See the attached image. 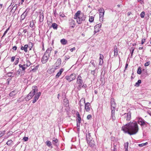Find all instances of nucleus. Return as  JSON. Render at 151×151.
<instances>
[{
    "label": "nucleus",
    "instance_id": "nucleus-1",
    "mask_svg": "<svg viewBox=\"0 0 151 151\" xmlns=\"http://www.w3.org/2000/svg\"><path fill=\"white\" fill-rule=\"evenodd\" d=\"M122 130L125 133L130 135L135 134L138 131L139 129L138 124L136 121L130 122L123 126Z\"/></svg>",
    "mask_w": 151,
    "mask_h": 151
},
{
    "label": "nucleus",
    "instance_id": "nucleus-2",
    "mask_svg": "<svg viewBox=\"0 0 151 151\" xmlns=\"http://www.w3.org/2000/svg\"><path fill=\"white\" fill-rule=\"evenodd\" d=\"M86 18V16L83 14L81 13V11H78L75 14L74 18L76 19L77 23L78 24H81L83 21H84Z\"/></svg>",
    "mask_w": 151,
    "mask_h": 151
},
{
    "label": "nucleus",
    "instance_id": "nucleus-3",
    "mask_svg": "<svg viewBox=\"0 0 151 151\" xmlns=\"http://www.w3.org/2000/svg\"><path fill=\"white\" fill-rule=\"evenodd\" d=\"M32 90L27 96L25 98V100L27 101H29L34 96L36 92L38 91V89L36 86H34L32 87Z\"/></svg>",
    "mask_w": 151,
    "mask_h": 151
},
{
    "label": "nucleus",
    "instance_id": "nucleus-4",
    "mask_svg": "<svg viewBox=\"0 0 151 151\" xmlns=\"http://www.w3.org/2000/svg\"><path fill=\"white\" fill-rule=\"evenodd\" d=\"M83 80L80 75H79L76 78V84L74 85V86L78 90H81V85L83 84Z\"/></svg>",
    "mask_w": 151,
    "mask_h": 151
},
{
    "label": "nucleus",
    "instance_id": "nucleus-5",
    "mask_svg": "<svg viewBox=\"0 0 151 151\" xmlns=\"http://www.w3.org/2000/svg\"><path fill=\"white\" fill-rule=\"evenodd\" d=\"M138 123L141 127H150V124L141 118H139L137 121Z\"/></svg>",
    "mask_w": 151,
    "mask_h": 151
},
{
    "label": "nucleus",
    "instance_id": "nucleus-6",
    "mask_svg": "<svg viewBox=\"0 0 151 151\" xmlns=\"http://www.w3.org/2000/svg\"><path fill=\"white\" fill-rule=\"evenodd\" d=\"M121 116L122 118L126 119L127 121H129L131 119V113L129 112L127 113H126L122 115Z\"/></svg>",
    "mask_w": 151,
    "mask_h": 151
},
{
    "label": "nucleus",
    "instance_id": "nucleus-7",
    "mask_svg": "<svg viewBox=\"0 0 151 151\" xmlns=\"http://www.w3.org/2000/svg\"><path fill=\"white\" fill-rule=\"evenodd\" d=\"M76 78V74L74 73L71 74L70 76H66L65 79L69 82H71L75 80Z\"/></svg>",
    "mask_w": 151,
    "mask_h": 151
},
{
    "label": "nucleus",
    "instance_id": "nucleus-8",
    "mask_svg": "<svg viewBox=\"0 0 151 151\" xmlns=\"http://www.w3.org/2000/svg\"><path fill=\"white\" fill-rule=\"evenodd\" d=\"M20 63H21L26 68L31 65V63L29 60H26L25 61L22 60L20 62Z\"/></svg>",
    "mask_w": 151,
    "mask_h": 151
},
{
    "label": "nucleus",
    "instance_id": "nucleus-9",
    "mask_svg": "<svg viewBox=\"0 0 151 151\" xmlns=\"http://www.w3.org/2000/svg\"><path fill=\"white\" fill-rule=\"evenodd\" d=\"M29 10V9H26L25 11L22 14L21 16V20H23L25 18L27 15Z\"/></svg>",
    "mask_w": 151,
    "mask_h": 151
},
{
    "label": "nucleus",
    "instance_id": "nucleus-10",
    "mask_svg": "<svg viewBox=\"0 0 151 151\" xmlns=\"http://www.w3.org/2000/svg\"><path fill=\"white\" fill-rule=\"evenodd\" d=\"M41 95V93L40 92H38L36 93L34 96V99L32 101V103H35L39 99L40 96Z\"/></svg>",
    "mask_w": 151,
    "mask_h": 151
},
{
    "label": "nucleus",
    "instance_id": "nucleus-11",
    "mask_svg": "<svg viewBox=\"0 0 151 151\" xmlns=\"http://www.w3.org/2000/svg\"><path fill=\"white\" fill-rule=\"evenodd\" d=\"M101 25V24L99 23L97 24L94 27V32L95 34L99 32L100 31Z\"/></svg>",
    "mask_w": 151,
    "mask_h": 151
},
{
    "label": "nucleus",
    "instance_id": "nucleus-12",
    "mask_svg": "<svg viewBox=\"0 0 151 151\" xmlns=\"http://www.w3.org/2000/svg\"><path fill=\"white\" fill-rule=\"evenodd\" d=\"M50 56L44 54L42 59V61L43 63H46L47 61Z\"/></svg>",
    "mask_w": 151,
    "mask_h": 151
},
{
    "label": "nucleus",
    "instance_id": "nucleus-13",
    "mask_svg": "<svg viewBox=\"0 0 151 151\" xmlns=\"http://www.w3.org/2000/svg\"><path fill=\"white\" fill-rule=\"evenodd\" d=\"M111 111L112 110H115V107H116V103L114 99V98H111Z\"/></svg>",
    "mask_w": 151,
    "mask_h": 151
},
{
    "label": "nucleus",
    "instance_id": "nucleus-14",
    "mask_svg": "<svg viewBox=\"0 0 151 151\" xmlns=\"http://www.w3.org/2000/svg\"><path fill=\"white\" fill-rule=\"evenodd\" d=\"M19 69H21L22 71L21 72V76L23 75L25 73V70L26 68L21 63L19 64Z\"/></svg>",
    "mask_w": 151,
    "mask_h": 151
},
{
    "label": "nucleus",
    "instance_id": "nucleus-15",
    "mask_svg": "<svg viewBox=\"0 0 151 151\" xmlns=\"http://www.w3.org/2000/svg\"><path fill=\"white\" fill-rule=\"evenodd\" d=\"M69 23L71 27L72 28L74 27L75 26V22L74 20L72 19H69Z\"/></svg>",
    "mask_w": 151,
    "mask_h": 151
},
{
    "label": "nucleus",
    "instance_id": "nucleus-16",
    "mask_svg": "<svg viewBox=\"0 0 151 151\" xmlns=\"http://www.w3.org/2000/svg\"><path fill=\"white\" fill-rule=\"evenodd\" d=\"M86 139L88 144L91 147H93L94 146L93 141L91 140L90 138H88L86 136Z\"/></svg>",
    "mask_w": 151,
    "mask_h": 151
},
{
    "label": "nucleus",
    "instance_id": "nucleus-17",
    "mask_svg": "<svg viewBox=\"0 0 151 151\" xmlns=\"http://www.w3.org/2000/svg\"><path fill=\"white\" fill-rule=\"evenodd\" d=\"M61 60L60 58H58L55 64V69H57L59 68V66L61 64Z\"/></svg>",
    "mask_w": 151,
    "mask_h": 151
},
{
    "label": "nucleus",
    "instance_id": "nucleus-18",
    "mask_svg": "<svg viewBox=\"0 0 151 151\" xmlns=\"http://www.w3.org/2000/svg\"><path fill=\"white\" fill-rule=\"evenodd\" d=\"M85 99L84 98H82L80 101V102L79 104V105L80 106V109L81 110V106L83 105V104H85Z\"/></svg>",
    "mask_w": 151,
    "mask_h": 151
},
{
    "label": "nucleus",
    "instance_id": "nucleus-19",
    "mask_svg": "<svg viewBox=\"0 0 151 151\" xmlns=\"http://www.w3.org/2000/svg\"><path fill=\"white\" fill-rule=\"evenodd\" d=\"M90 104L88 102H87L85 104V109L87 112L89 111L90 110Z\"/></svg>",
    "mask_w": 151,
    "mask_h": 151
},
{
    "label": "nucleus",
    "instance_id": "nucleus-20",
    "mask_svg": "<svg viewBox=\"0 0 151 151\" xmlns=\"http://www.w3.org/2000/svg\"><path fill=\"white\" fill-rule=\"evenodd\" d=\"M58 140L56 138L54 137L52 139V143L53 145L56 146H58Z\"/></svg>",
    "mask_w": 151,
    "mask_h": 151
},
{
    "label": "nucleus",
    "instance_id": "nucleus-21",
    "mask_svg": "<svg viewBox=\"0 0 151 151\" xmlns=\"http://www.w3.org/2000/svg\"><path fill=\"white\" fill-rule=\"evenodd\" d=\"M114 56L115 57H116L118 55V50L117 48V47L116 45H115L114 47Z\"/></svg>",
    "mask_w": 151,
    "mask_h": 151
},
{
    "label": "nucleus",
    "instance_id": "nucleus-22",
    "mask_svg": "<svg viewBox=\"0 0 151 151\" xmlns=\"http://www.w3.org/2000/svg\"><path fill=\"white\" fill-rule=\"evenodd\" d=\"M64 71V69L63 68H61L59 71L58 73L56 75L55 77L56 78H58L61 75L62 73H63V72Z\"/></svg>",
    "mask_w": 151,
    "mask_h": 151
},
{
    "label": "nucleus",
    "instance_id": "nucleus-23",
    "mask_svg": "<svg viewBox=\"0 0 151 151\" xmlns=\"http://www.w3.org/2000/svg\"><path fill=\"white\" fill-rule=\"evenodd\" d=\"M52 48L51 47L48 48L46 50L45 54L50 56V53L51 52V50H52Z\"/></svg>",
    "mask_w": 151,
    "mask_h": 151
},
{
    "label": "nucleus",
    "instance_id": "nucleus-24",
    "mask_svg": "<svg viewBox=\"0 0 151 151\" xmlns=\"http://www.w3.org/2000/svg\"><path fill=\"white\" fill-rule=\"evenodd\" d=\"M115 115V110H112L111 111V119L113 121L115 120L116 118L114 116Z\"/></svg>",
    "mask_w": 151,
    "mask_h": 151
},
{
    "label": "nucleus",
    "instance_id": "nucleus-25",
    "mask_svg": "<svg viewBox=\"0 0 151 151\" xmlns=\"http://www.w3.org/2000/svg\"><path fill=\"white\" fill-rule=\"evenodd\" d=\"M43 18L44 15L43 13L40 12L39 15V21L41 22H42L43 20Z\"/></svg>",
    "mask_w": 151,
    "mask_h": 151
},
{
    "label": "nucleus",
    "instance_id": "nucleus-26",
    "mask_svg": "<svg viewBox=\"0 0 151 151\" xmlns=\"http://www.w3.org/2000/svg\"><path fill=\"white\" fill-rule=\"evenodd\" d=\"M28 45H25L24 46H22L21 47V49L22 50H24L25 52H27V48Z\"/></svg>",
    "mask_w": 151,
    "mask_h": 151
},
{
    "label": "nucleus",
    "instance_id": "nucleus-27",
    "mask_svg": "<svg viewBox=\"0 0 151 151\" xmlns=\"http://www.w3.org/2000/svg\"><path fill=\"white\" fill-rule=\"evenodd\" d=\"M18 92V91L17 90H14L11 92L9 94V96L11 97L15 95Z\"/></svg>",
    "mask_w": 151,
    "mask_h": 151
},
{
    "label": "nucleus",
    "instance_id": "nucleus-28",
    "mask_svg": "<svg viewBox=\"0 0 151 151\" xmlns=\"http://www.w3.org/2000/svg\"><path fill=\"white\" fill-rule=\"evenodd\" d=\"M60 42L63 45H66V44L68 42L67 41L64 39H63L61 40Z\"/></svg>",
    "mask_w": 151,
    "mask_h": 151
},
{
    "label": "nucleus",
    "instance_id": "nucleus-29",
    "mask_svg": "<svg viewBox=\"0 0 151 151\" xmlns=\"http://www.w3.org/2000/svg\"><path fill=\"white\" fill-rule=\"evenodd\" d=\"M22 71L19 69L17 71L16 73H14V75H16L17 76H18L20 74L21 75V72Z\"/></svg>",
    "mask_w": 151,
    "mask_h": 151
},
{
    "label": "nucleus",
    "instance_id": "nucleus-30",
    "mask_svg": "<svg viewBox=\"0 0 151 151\" xmlns=\"http://www.w3.org/2000/svg\"><path fill=\"white\" fill-rule=\"evenodd\" d=\"M58 24L55 23H52V27H53L54 29H57L58 28Z\"/></svg>",
    "mask_w": 151,
    "mask_h": 151
},
{
    "label": "nucleus",
    "instance_id": "nucleus-31",
    "mask_svg": "<svg viewBox=\"0 0 151 151\" xmlns=\"http://www.w3.org/2000/svg\"><path fill=\"white\" fill-rule=\"evenodd\" d=\"M17 4H15L14 5V6H12V7L11 8L12 9L10 11V12H12L13 10H15L16 11L17 9Z\"/></svg>",
    "mask_w": 151,
    "mask_h": 151
},
{
    "label": "nucleus",
    "instance_id": "nucleus-32",
    "mask_svg": "<svg viewBox=\"0 0 151 151\" xmlns=\"http://www.w3.org/2000/svg\"><path fill=\"white\" fill-rule=\"evenodd\" d=\"M141 81L140 80H139L137 82H136L135 85V86H139V84L141 83Z\"/></svg>",
    "mask_w": 151,
    "mask_h": 151
},
{
    "label": "nucleus",
    "instance_id": "nucleus-33",
    "mask_svg": "<svg viewBox=\"0 0 151 151\" xmlns=\"http://www.w3.org/2000/svg\"><path fill=\"white\" fill-rule=\"evenodd\" d=\"M46 143L47 145V146L48 147H50L51 146V143L50 141L47 140L46 141Z\"/></svg>",
    "mask_w": 151,
    "mask_h": 151
},
{
    "label": "nucleus",
    "instance_id": "nucleus-34",
    "mask_svg": "<svg viewBox=\"0 0 151 151\" xmlns=\"http://www.w3.org/2000/svg\"><path fill=\"white\" fill-rule=\"evenodd\" d=\"M14 1H12L11 3V4L9 5V6L8 7V9H11L12 6H13V5H14Z\"/></svg>",
    "mask_w": 151,
    "mask_h": 151
},
{
    "label": "nucleus",
    "instance_id": "nucleus-35",
    "mask_svg": "<svg viewBox=\"0 0 151 151\" xmlns=\"http://www.w3.org/2000/svg\"><path fill=\"white\" fill-rule=\"evenodd\" d=\"M94 19V17H93V16H91V17H89V21L90 22H92L93 21Z\"/></svg>",
    "mask_w": 151,
    "mask_h": 151
},
{
    "label": "nucleus",
    "instance_id": "nucleus-36",
    "mask_svg": "<svg viewBox=\"0 0 151 151\" xmlns=\"http://www.w3.org/2000/svg\"><path fill=\"white\" fill-rule=\"evenodd\" d=\"M13 142L11 140H9L6 142V144L8 145H11L12 143Z\"/></svg>",
    "mask_w": 151,
    "mask_h": 151
},
{
    "label": "nucleus",
    "instance_id": "nucleus-37",
    "mask_svg": "<svg viewBox=\"0 0 151 151\" xmlns=\"http://www.w3.org/2000/svg\"><path fill=\"white\" fill-rule=\"evenodd\" d=\"M137 73L139 74H140L141 73V69L140 67H139L137 71Z\"/></svg>",
    "mask_w": 151,
    "mask_h": 151
},
{
    "label": "nucleus",
    "instance_id": "nucleus-38",
    "mask_svg": "<svg viewBox=\"0 0 151 151\" xmlns=\"http://www.w3.org/2000/svg\"><path fill=\"white\" fill-rule=\"evenodd\" d=\"M147 142H146L145 143H142L141 144H139L138 145V146L139 147H143L145 145H147Z\"/></svg>",
    "mask_w": 151,
    "mask_h": 151
},
{
    "label": "nucleus",
    "instance_id": "nucleus-39",
    "mask_svg": "<svg viewBox=\"0 0 151 151\" xmlns=\"http://www.w3.org/2000/svg\"><path fill=\"white\" fill-rule=\"evenodd\" d=\"M96 68H95V69H94V70H91V74L93 75V76H95V73L96 72Z\"/></svg>",
    "mask_w": 151,
    "mask_h": 151
},
{
    "label": "nucleus",
    "instance_id": "nucleus-40",
    "mask_svg": "<svg viewBox=\"0 0 151 151\" xmlns=\"http://www.w3.org/2000/svg\"><path fill=\"white\" fill-rule=\"evenodd\" d=\"M145 12H142L140 14V16L142 18H143L144 17Z\"/></svg>",
    "mask_w": 151,
    "mask_h": 151
},
{
    "label": "nucleus",
    "instance_id": "nucleus-41",
    "mask_svg": "<svg viewBox=\"0 0 151 151\" xmlns=\"http://www.w3.org/2000/svg\"><path fill=\"white\" fill-rule=\"evenodd\" d=\"M5 133V131H0V136L1 137L3 136Z\"/></svg>",
    "mask_w": 151,
    "mask_h": 151
},
{
    "label": "nucleus",
    "instance_id": "nucleus-42",
    "mask_svg": "<svg viewBox=\"0 0 151 151\" xmlns=\"http://www.w3.org/2000/svg\"><path fill=\"white\" fill-rule=\"evenodd\" d=\"M99 13H104V9L102 8H100L99 10Z\"/></svg>",
    "mask_w": 151,
    "mask_h": 151
},
{
    "label": "nucleus",
    "instance_id": "nucleus-43",
    "mask_svg": "<svg viewBox=\"0 0 151 151\" xmlns=\"http://www.w3.org/2000/svg\"><path fill=\"white\" fill-rule=\"evenodd\" d=\"M90 63H91L92 65H93V66L94 67H96V65L94 63V60H91L90 62Z\"/></svg>",
    "mask_w": 151,
    "mask_h": 151
},
{
    "label": "nucleus",
    "instance_id": "nucleus-44",
    "mask_svg": "<svg viewBox=\"0 0 151 151\" xmlns=\"http://www.w3.org/2000/svg\"><path fill=\"white\" fill-rule=\"evenodd\" d=\"M150 64V61H148V62H147L144 65L145 66H149Z\"/></svg>",
    "mask_w": 151,
    "mask_h": 151
},
{
    "label": "nucleus",
    "instance_id": "nucleus-45",
    "mask_svg": "<svg viewBox=\"0 0 151 151\" xmlns=\"http://www.w3.org/2000/svg\"><path fill=\"white\" fill-rule=\"evenodd\" d=\"M87 87V85L86 84H83L81 85V89L82 88H86Z\"/></svg>",
    "mask_w": 151,
    "mask_h": 151
},
{
    "label": "nucleus",
    "instance_id": "nucleus-46",
    "mask_svg": "<svg viewBox=\"0 0 151 151\" xmlns=\"http://www.w3.org/2000/svg\"><path fill=\"white\" fill-rule=\"evenodd\" d=\"M104 13H99L100 17H103L104 15Z\"/></svg>",
    "mask_w": 151,
    "mask_h": 151
},
{
    "label": "nucleus",
    "instance_id": "nucleus-47",
    "mask_svg": "<svg viewBox=\"0 0 151 151\" xmlns=\"http://www.w3.org/2000/svg\"><path fill=\"white\" fill-rule=\"evenodd\" d=\"M34 22L33 21L30 22V24L29 25V26L30 27H33L34 25Z\"/></svg>",
    "mask_w": 151,
    "mask_h": 151
},
{
    "label": "nucleus",
    "instance_id": "nucleus-48",
    "mask_svg": "<svg viewBox=\"0 0 151 151\" xmlns=\"http://www.w3.org/2000/svg\"><path fill=\"white\" fill-rule=\"evenodd\" d=\"M23 139L24 140V141H27L28 140V138L27 137H24L23 138Z\"/></svg>",
    "mask_w": 151,
    "mask_h": 151
},
{
    "label": "nucleus",
    "instance_id": "nucleus-49",
    "mask_svg": "<svg viewBox=\"0 0 151 151\" xmlns=\"http://www.w3.org/2000/svg\"><path fill=\"white\" fill-rule=\"evenodd\" d=\"M92 118V116L91 115H88L87 117V118L88 119H91Z\"/></svg>",
    "mask_w": 151,
    "mask_h": 151
},
{
    "label": "nucleus",
    "instance_id": "nucleus-50",
    "mask_svg": "<svg viewBox=\"0 0 151 151\" xmlns=\"http://www.w3.org/2000/svg\"><path fill=\"white\" fill-rule=\"evenodd\" d=\"M7 76H9V77H13L14 76V75L12 76V74H11V73H8L7 74Z\"/></svg>",
    "mask_w": 151,
    "mask_h": 151
},
{
    "label": "nucleus",
    "instance_id": "nucleus-51",
    "mask_svg": "<svg viewBox=\"0 0 151 151\" xmlns=\"http://www.w3.org/2000/svg\"><path fill=\"white\" fill-rule=\"evenodd\" d=\"M103 63V60H100L99 65H102Z\"/></svg>",
    "mask_w": 151,
    "mask_h": 151
},
{
    "label": "nucleus",
    "instance_id": "nucleus-52",
    "mask_svg": "<svg viewBox=\"0 0 151 151\" xmlns=\"http://www.w3.org/2000/svg\"><path fill=\"white\" fill-rule=\"evenodd\" d=\"M58 52V51L57 50H55V55H54V58L55 59H56L57 58V55H56V54Z\"/></svg>",
    "mask_w": 151,
    "mask_h": 151
},
{
    "label": "nucleus",
    "instance_id": "nucleus-53",
    "mask_svg": "<svg viewBox=\"0 0 151 151\" xmlns=\"http://www.w3.org/2000/svg\"><path fill=\"white\" fill-rule=\"evenodd\" d=\"M23 100V99L22 98V97H21L19 99L17 100V101L19 102H21Z\"/></svg>",
    "mask_w": 151,
    "mask_h": 151
},
{
    "label": "nucleus",
    "instance_id": "nucleus-54",
    "mask_svg": "<svg viewBox=\"0 0 151 151\" xmlns=\"http://www.w3.org/2000/svg\"><path fill=\"white\" fill-rule=\"evenodd\" d=\"M81 122H77V127H80V125Z\"/></svg>",
    "mask_w": 151,
    "mask_h": 151
},
{
    "label": "nucleus",
    "instance_id": "nucleus-55",
    "mask_svg": "<svg viewBox=\"0 0 151 151\" xmlns=\"http://www.w3.org/2000/svg\"><path fill=\"white\" fill-rule=\"evenodd\" d=\"M77 122H81V117L77 118L76 119Z\"/></svg>",
    "mask_w": 151,
    "mask_h": 151
},
{
    "label": "nucleus",
    "instance_id": "nucleus-56",
    "mask_svg": "<svg viewBox=\"0 0 151 151\" xmlns=\"http://www.w3.org/2000/svg\"><path fill=\"white\" fill-rule=\"evenodd\" d=\"M76 115L77 116V118L80 117V116L78 112H77L76 113Z\"/></svg>",
    "mask_w": 151,
    "mask_h": 151
},
{
    "label": "nucleus",
    "instance_id": "nucleus-57",
    "mask_svg": "<svg viewBox=\"0 0 151 151\" xmlns=\"http://www.w3.org/2000/svg\"><path fill=\"white\" fill-rule=\"evenodd\" d=\"M15 59V57L14 56L12 57L11 59V62H13L14 61V60Z\"/></svg>",
    "mask_w": 151,
    "mask_h": 151
},
{
    "label": "nucleus",
    "instance_id": "nucleus-58",
    "mask_svg": "<svg viewBox=\"0 0 151 151\" xmlns=\"http://www.w3.org/2000/svg\"><path fill=\"white\" fill-rule=\"evenodd\" d=\"M75 50H76L75 47H74L73 48L71 49L70 50L71 52H73V51Z\"/></svg>",
    "mask_w": 151,
    "mask_h": 151
},
{
    "label": "nucleus",
    "instance_id": "nucleus-59",
    "mask_svg": "<svg viewBox=\"0 0 151 151\" xmlns=\"http://www.w3.org/2000/svg\"><path fill=\"white\" fill-rule=\"evenodd\" d=\"M145 39H143L142 40L141 44L142 45L143 44H144V42H145Z\"/></svg>",
    "mask_w": 151,
    "mask_h": 151
},
{
    "label": "nucleus",
    "instance_id": "nucleus-60",
    "mask_svg": "<svg viewBox=\"0 0 151 151\" xmlns=\"http://www.w3.org/2000/svg\"><path fill=\"white\" fill-rule=\"evenodd\" d=\"M17 47L16 46H14L12 47V49L14 50H17Z\"/></svg>",
    "mask_w": 151,
    "mask_h": 151
},
{
    "label": "nucleus",
    "instance_id": "nucleus-61",
    "mask_svg": "<svg viewBox=\"0 0 151 151\" xmlns=\"http://www.w3.org/2000/svg\"><path fill=\"white\" fill-rule=\"evenodd\" d=\"M53 13L55 16L56 14H57L56 10H53Z\"/></svg>",
    "mask_w": 151,
    "mask_h": 151
},
{
    "label": "nucleus",
    "instance_id": "nucleus-62",
    "mask_svg": "<svg viewBox=\"0 0 151 151\" xmlns=\"http://www.w3.org/2000/svg\"><path fill=\"white\" fill-rule=\"evenodd\" d=\"M17 60L16 59L14 62L15 65L17 64L18 63V58H17Z\"/></svg>",
    "mask_w": 151,
    "mask_h": 151
},
{
    "label": "nucleus",
    "instance_id": "nucleus-63",
    "mask_svg": "<svg viewBox=\"0 0 151 151\" xmlns=\"http://www.w3.org/2000/svg\"><path fill=\"white\" fill-rule=\"evenodd\" d=\"M114 151H116V149L115 147H116V145H115V144H114Z\"/></svg>",
    "mask_w": 151,
    "mask_h": 151
},
{
    "label": "nucleus",
    "instance_id": "nucleus-64",
    "mask_svg": "<svg viewBox=\"0 0 151 151\" xmlns=\"http://www.w3.org/2000/svg\"><path fill=\"white\" fill-rule=\"evenodd\" d=\"M124 148L125 149V151H128V147L124 146Z\"/></svg>",
    "mask_w": 151,
    "mask_h": 151
}]
</instances>
